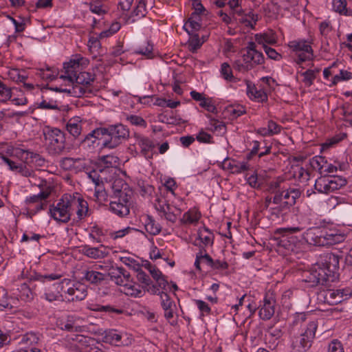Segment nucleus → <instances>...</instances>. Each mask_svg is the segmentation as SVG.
<instances>
[{
    "instance_id": "nucleus-1",
    "label": "nucleus",
    "mask_w": 352,
    "mask_h": 352,
    "mask_svg": "<svg viewBox=\"0 0 352 352\" xmlns=\"http://www.w3.org/2000/svg\"><path fill=\"white\" fill-rule=\"evenodd\" d=\"M89 63L87 58L79 54L73 56L69 62L64 64L65 75L56 78L57 81H63L65 85L56 86L53 89L73 97L88 96L92 93L91 82L94 81V76L81 70Z\"/></svg>"
},
{
    "instance_id": "nucleus-2",
    "label": "nucleus",
    "mask_w": 352,
    "mask_h": 352,
    "mask_svg": "<svg viewBox=\"0 0 352 352\" xmlns=\"http://www.w3.org/2000/svg\"><path fill=\"white\" fill-rule=\"evenodd\" d=\"M338 268L339 256L331 252L324 253L316 263L304 272V280L311 287L328 285L337 278Z\"/></svg>"
},
{
    "instance_id": "nucleus-3",
    "label": "nucleus",
    "mask_w": 352,
    "mask_h": 352,
    "mask_svg": "<svg viewBox=\"0 0 352 352\" xmlns=\"http://www.w3.org/2000/svg\"><path fill=\"white\" fill-rule=\"evenodd\" d=\"M129 136V131L126 127L117 124L94 130L85 138L82 144L84 146L111 149L117 147Z\"/></svg>"
},
{
    "instance_id": "nucleus-4",
    "label": "nucleus",
    "mask_w": 352,
    "mask_h": 352,
    "mask_svg": "<svg viewBox=\"0 0 352 352\" xmlns=\"http://www.w3.org/2000/svg\"><path fill=\"white\" fill-rule=\"evenodd\" d=\"M113 196L109 203V210L120 217L127 216L130 212L129 199L131 191L122 179H116L112 185Z\"/></svg>"
},
{
    "instance_id": "nucleus-5",
    "label": "nucleus",
    "mask_w": 352,
    "mask_h": 352,
    "mask_svg": "<svg viewBox=\"0 0 352 352\" xmlns=\"http://www.w3.org/2000/svg\"><path fill=\"white\" fill-rule=\"evenodd\" d=\"M318 325L317 320H309L302 332L292 337L291 347L294 352H307L311 348Z\"/></svg>"
},
{
    "instance_id": "nucleus-6",
    "label": "nucleus",
    "mask_w": 352,
    "mask_h": 352,
    "mask_svg": "<svg viewBox=\"0 0 352 352\" xmlns=\"http://www.w3.org/2000/svg\"><path fill=\"white\" fill-rule=\"evenodd\" d=\"M264 63V56L256 50V43L249 42L245 48V53L241 59L236 60L234 67L239 72H244L252 69L255 66Z\"/></svg>"
},
{
    "instance_id": "nucleus-7",
    "label": "nucleus",
    "mask_w": 352,
    "mask_h": 352,
    "mask_svg": "<svg viewBox=\"0 0 352 352\" xmlns=\"http://www.w3.org/2000/svg\"><path fill=\"white\" fill-rule=\"evenodd\" d=\"M300 227L282 228L277 230L276 232L281 234L278 241L280 247L283 248L287 252H297L303 248L302 236L298 238L293 234L301 230Z\"/></svg>"
},
{
    "instance_id": "nucleus-8",
    "label": "nucleus",
    "mask_w": 352,
    "mask_h": 352,
    "mask_svg": "<svg viewBox=\"0 0 352 352\" xmlns=\"http://www.w3.org/2000/svg\"><path fill=\"white\" fill-rule=\"evenodd\" d=\"M49 214L58 223H67L72 214L71 195L65 194L56 206H51Z\"/></svg>"
},
{
    "instance_id": "nucleus-9",
    "label": "nucleus",
    "mask_w": 352,
    "mask_h": 352,
    "mask_svg": "<svg viewBox=\"0 0 352 352\" xmlns=\"http://www.w3.org/2000/svg\"><path fill=\"white\" fill-rule=\"evenodd\" d=\"M346 184V180L337 175H323L315 181L314 189L322 194H328Z\"/></svg>"
},
{
    "instance_id": "nucleus-10",
    "label": "nucleus",
    "mask_w": 352,
    "mask_h": 352,
    "mask_svg": "<svg viewBox=\"0 0 352 352\" xmlns=\"http://www.w3.org/2000/svg\"><path fill=\"white\" fill-rule=\"evenodd\" d=\"M134 0H118V9L125 14L128 23H133L137 19L144 16L147 12L146 3L148 0H140L135 9L129 13Z\"/></svg>"
},
{
    "instance_id": "nucleus-11",
    "label": "nucleus",
    "mask_w": 352,
    "mask_h": 352,
    "mask_svg": "<svg viewBox=\"0 0 352 352\" xmlns=\"http://www.w3.org/2000/svg\"><path fill=\"white\" fill-rule=\"evenodd\" d=\"M289 48L295 53L296 56V63L304 69L302 66L305 61L311 60L313 58L314 53L311 44L305 40H294L288 44Z\"/></svg>"
},
{
    "instance_id": "nucleus-12",
    "label": "nucleus",
    "mask_w": 352,
    "mask_h": 352,
    "mask_svg": "<svg viewBox=\"0 0 352 352\" xmlns=\"http://www.w3.org/2000/svg\"><path fill=\"white\" fill-rule=\"evenodd\" d=\"M61 284L68 286L65 292L68 295L67 300L69 301L82 300L87 295V286L83 283L80 282L72 283L70 280L65 278L62 280Z\"/></svg>"
},
{
    "instance_id": "nucleus-13",
    "label": "nucleus",
    "mask_w": 352,
    "mask_h": 352,
    "mask_svg": "<svg viewBox=\"0 0 352 352\" xmlns=\"http://www.w3.org/2000/svg\"><path fill=\"white\" fill-rule=\"evenodd\" d=\"M262 82V87L258 89L256 86L250 81H246V93L251 100L257 102H263L267 100V96L266 94V86L270 85L273 80L269 77H263L261 79Z\"/></svg>"
},
{
    "instance_id": "nucleus-14",
    "label": "nucleus",
    "mask_w": 352,
    "mask_h": 352,
    "mask_svg": "<svg viewBox=\"0 0 352 352\" xmlns=\"http://www.w3.org/2000/svg\"><path fill=\"white\" fill-rule=\"evenodd\" d=\"M1 157L8 166L10 170L18 173L26 177H30L32 175L33 170L28 168L24 163V155H21V157L16 160H11L6 155H1Z\"/></svg>"
},
{
    "instance_id": "nucleus-15",
    "label": "nucleus",
    "mask_w": 352,
    "mask_h": 352,
    "mask_svg": "<svg viewBox=\"0 0 352 352\" xmlns=\"http://www.w3.org/2000/svg\"><path fill=\"white\" fill-rule=\"evenodd\" d=\"M46 140L50 146L56 153L63 151L65 148V137L63 133L58 129L54 128L47 131Z\"/></svg>"
},
{
    "instance_id": "nucleus-16",
    "label": "nucleus",
    "mask_w": 352,
    "mask_h": 352,
    "mask_svg": "<svg viewBox=\"0 0 352 352\" xmlns=\"http://www.w3.org/2000/svg\"><path fill=\"white\" fill-rule=\"evenodd\" d=\"M82 318L76 314H68L64 317L58 318L56 320L57 327L63 331H74L80 327Z\"/></svg>"
},
{
    "instance_id": "nucleus-17",
    "label": "nucleus",
    "mask_w": 352,
    "mask_h": 352,
    "mask_svg": "<svg viewBox=\"0 0 352 352\" xmlns=\"http://www.w3.org/2000/svg\"><path fill=\"white\" fill-rule=\"evenodd\" d=\"M303 244L322 246V228L313 227L308 228L302 234Z\"/></svg>"
},
{
    "instance_id": "nucleus-18",
    "label": "nucleus",
    "mask_w": 352,
    "mask_h": 352,
    "mask_svg": "<svg viewBox=\"0 0 352 352\" xmlns=\"http://www.w3.org/2000/svg\"><path fill=\"white\" fill-rule=\"evenodd\" d=\"M276 300L272 296L265 295L258 306V316L263 320H270L275 313Z\"/></svg>"
},
{
    "instance_id": "nucleus-19",
    "label": "nucleus",
    "mask_w": 352,
    "mask_h": 352,
    "mask_svg": "<svg viewBox=\"0 0 352 352\" xmlns=\"http://www.w3.org/2000/svg\"><path fill=\"white\" fill-rule=\"evenodd\" d=\"M221 166L223 169L227 170L233 174L241 173L250 168L248 161H239L229 157L223 160Z\"/></svg>"
},
{
    "instance_id": "nucleus-20",
    "label": "nucleus",
    "mask_w": 352,
    "mask_h": 352,
    "mask_svg": "<svg viewBox=\"0 0 352 352\" xmlns=\"http://www.w3.org/2000/svg\"><path fill=\"white\" fill-rule=\"evenodd\" d=\"M71 204L72 212L76 209V214L79 220L85 219L89 215V207L87 202L78 194L71 195Z\"/></svg>"
},
{
    "instance_id": "nucleus-21",
    "label": "nucleus",
    "mask_w": 352,
    "mask_h": 352,
    "mask_svg": "<svg viewBox=\"0 0 352 352\" xmlns=\"http://www.w3.org/2000/svg\"><path fill=\"white\" fill-rule=\"evenodd\" d=\"M107 275L111 281L120 286L125 284V282L131 278L129 272L122 267H111Z\"/></svg>"
},
{
    "instance_id": "nucleus-22",
    "label": "nucleus",
    "mask_w": 352,
    "mask_h": 352,
    "mask_svg": "<svg viewBox=\"0 0 352 352\" xmlns=\"http://www.w3.org/2000/svg\"><path fill=\"white\" fill-rule=\"evenodd\" d=\"M344 235L337 230L322 228V246L338 244L344 241Z\"/></svg>"
},
{
    "instance_id": "nucleus-23",
    "label": "nucleus",
    "mask_w": 352,
    "mask_h": 352,
    "mask_svg": "<svg viewBox=\"0 0 352 352\" xmlns=\"http://www.w3.org/2000/svg\"><path fill=\"white\" fill-rule=\"evenodd\" d=\"M157 208L160 212L163 213V216L166 220L172 223H175L177 221V217L182 213L180 208L165 202L162 204L160 203Z\"/></svg>"
},
{
    "instance_id": "nucleus-24",
    "label": "nucleus",
    "mask_w": 352,
    "mask_h": 352,
    "mask_svg": "<svg viewBox=\"0 0 352 352\" xmlns=\"http://www.w3.org/2000/svg\"><path fill=\"white\" fill-rule=\"evenodd\" d=\"M107 248L101 245L100 247L98 248H93L89 245H85L81 246L80 252L81 253L93 259H99L104 258L107 257L109 254V252L106 250Z\"/></svg>"
},
{
    "instance_id": "nucleus-25",
    "label": "nucleus",
    "mask_w": 352,
    "mask_h": 352,
    "mask_svg": "<svg viewBox=\"0 0 352 352\" xmlns=\"http://www.w3.org/2000/svg\"><path fill=\"white\" fill-rule=\"evenodd\" d=\"M344 289H329L324 292V301L331 305H338L347 298Z\"/></svg>"
},
{
    "instance_id": "nucleus-26",
    "label": "nucleus",
    "mask_w": 352,
    "mask_h": 352,
    "mask_svg": "<svg viewBox=\"0 0 352 352\" xmlns=\"http://www.w3.org/2000/svg\"><path fill=\"white\" fill-rule=\"evenodd\" d=\"M60 166L67 170L74 169L78 171L86 169L87 164L84 159L66 157L61 160Z\"/></svg>"
},
{
    "instance_id": "nucleus-27",
    "label": "nucleus",
    "mask_w": 352,
    "mask_h": 352,
    "mask_svg": "<svg viewBox=\"0 0 352 352\" xmlns=\"http://www.w3.org/2000/svg\"><path fill=\"white\" fill-rule=\"evenodd\" d=\"M310 165L314 170L320 174L333 172V167L327 163L324 155H315L310 160Z\"/></svg>"
},
{
    "instance_id": "nucleus-28",
    "label": "nucleus",
    "mask_w": 352,
    "mask_h": 352,
    "mask_svg": "<svg viewBox=\"0 0 352 352\" xmlns=\"http://www.w3.org/2000/svg\"><path fill=\"white\" fill-rule=\"evenodd\" d=\"M82 280L91 285H99L105 280V274L93 269H87L82 272Z\"/></svg>"
},
{
    "instance_id": "nucleus-29",
    "label": "nucleus",
    "mask_w": 352,
    "mask_h": 352,
    "mask_svg": "<svg viewBox=\"0 0 352 352\" xmlns=\"http://www.w3.org/2000/svg\"><path fill=\"white\" fill-rule=\"evenodd\" d=\"M16 286L17 287L16 289L13 287L11 289L13 292V294L17 298L25 302H28L33 299V292L27 283H22Z\"/></svg>"
},
{
    "instance_id": "nucleus-30",
    "label": "nucleus",
    "mask_w": 352,
    "mask_h": 352,
    "mask_svg": "<svg viewBox=\"0 0 352 352\" xmlns=\"http://www.w3.org/2000/svg\"><path fill=\"white\" fill-rule=\"evenodd\" d=\"M12 89L0 80V101L6 102L9 100H12L14 104L17 105L25 104L26 103V99L24 98L12 99Z\"/></svg>"
},
{
    "instance_id": "nucleus-31",
    "label": "nucleus",
    "mask_w": 352,
    "mask_h": 352,
    "mask_svg": "<svg viewBox=\"0 0 352 352\" xmlns=\"http://www.w3.org/2000/svg\"><path fill=\"white\" fill-rule=\"evenodd\" d=\"M255 41L263 45V47L267 45H275L277 43V36L273 30H268L263 33L256 34L254 36Z\"/></svg>"
},
{
    "instance_id": "nucleus-32",
    "label": "nucleus",
    "mask_w": 352,
    "mask_h": 352,
    "mask_svg": "<svg viewBox=\"0 0 352 352\" xmlns=\"http://www.w3.org/2000/svg\"><path fill=\"white\" fill-rule=\"evenodd\" d=\"M147 292L152 294L160 295L161 298V305L163 309H170V308L175 307V302L170 300L169 296L166 292H159V289L152 285L150 288L147 289Z\"/></svg>"
},
{
    "instance_id": "nucleus-33",
    "label": "nucleus",
    "mask_w": 352,
    "mask_h": 352,
    "mask_svg": "<svg viewBox=\"0 0 352 352\" xmlns=\"http://www.w3.org/2000/svg\"><path fill=\"white\" fill-rule=\"evenodd\" d=\"M213 258L206 252V250L201 247L199 251L196 254L195 267L199 271H201V264L206 265L210 268Z\"/></svg>"
},
{
    "instance_id": "nucleus-34",
    "label": "nucleus",
    "mask_w": 352,
    "mask_h": 352,
    "mask_svg": "<svg viewBox=\"0 0 352 352\" xmlns=\"http://www.w3.org/2000/svg\"><path fill=\"white\" fill-rule=\"evenodd\" d=\"M142 222L144 225L145 230L150 234L157 235L161 232V226L155 221L153 217L150 215L144 216L142 217Z\"/></svg>"
},
{
    "instance_id": "nucleus-35",
    "label": "nucleus",
    "mask_w": 352,
    "mask_h": 352,
    "mask_svg": "<svg viewBox=\"0 0 352 352\" xmlns=\"http://www.w3.org/2000/svg\"><path fill=\"white\" fill-rule=\"evenodd\" d=\"M52 190V188L51 186H47L45 188H41V190L38 194L26 197L25 201V204L29 205V206H32L34 204L45 200L50 195Z\"/></svg>"
},
{
    "instance_id": "nucleus-36",
    "label": "nucleus",
    "mask_w": 352,
    "mask_h": 352,
    "mask_svg": "<svg viewBox=\"0 0 352 352\" xmlns=\"http://www.w3.org/2000/svg\"><path fill=\"white\" fill-rule=\"evenodd\" d=\"M98 164L100 167L106 168H119L122 164V161L118 155H102L98 160Z\"/></svg>"
},
{
    "instance_id": "nucleus-37",
    "label": "nucleus",
    "mask_w": 352,
    "mask_h": 352,
    "mask_svg": "<svg viewBox=\"0 0 352 352\" xmlns=\"http://www.w3.org/2000/svg\"><path fill=\"white\" fill-rule=\"evenodd\" d=\"M201 17L196 14H191L188 20L184 23V29L188 34H194L201 28Z\"/></svg>"
},
{
    "instance_id": "nucleus-38",
    "label": "nucleus",
    "mask_w": 352,
    "mask_h": 352,
    "mask_svg": "<svg viewBox=\"0 0 352 352\" xmlns=\"http://www.w3.org/2000/svg\"><path fill=\"white\" fill-rule=\"evenodd\" d=\"M24 163L32 170L33 168L45 166V160L41 155H26L24 157Z\"/></svg>"
},
{
    "instance_id": "nucleus-39",
    "label": "nucleus",
    "mask_w": 352,
    "mask_h": 352,
    "mask_svg": "<svg viewBox=\"0 0 352 352\" xmlns=\"http://www.w3.org/2000/svg\"><path fill=\"white\" fill-rule=\"evenodd\" d=\"M130 280L125 282L122 285V292L127 296L140 297L143 295V291L140 289V286L138 284H131Z\"/></svg>"
},
{
    "instance_id": "nucleus-40",
    "label": "nucleus",
    "mask_w": 352,
    "mask_h": 352,
    "mask_svg": "<svg viewBox=\"0 0 352 352\" xmlns=\"http://www.w3.org/2000/svg\"><path fill=\"white\" fill-rule=\"evenodd\" d=\"M311 315L309 312H296L292 315V325L293 327H296L300 325L302 327L303 324H305L304 327H305L306 324L309 322V320H313L311 318Z\"/></svg>"
},
{
    "instance_id": "nucleus-41",
    "label": "nucleus",
    "mask_w": 352,
    "mask_h": 352,
    "mask_svg": "<svg viewBox=\"0 0 352 352\" xmlns=\"http://www.w3.org/2000/svg\"><path fill=\"white\" fill-rule=\"evenodd\" d=\"M293 170V177L299 183L305 184L309 180L310 175L308 170L300 166H294L292 167Z\"/></svg>"
},
{
    "instance_id": "nucleus-42",
    "label": "nucleus",
    "mask_w": 352,
    "mask_h": 352,
    "mask_svg": "<svg viewBox=\"0 0 352 352\" xmlns=\"http://www.w3.org/2000/svg\"><path fill=\"white\" fill-rule=\"evenodd\" d=\"M68 132L74 137H78L81 133V120L79 117L71 118L66 126Z\"/></svg>"
},
{
    "instance_id": "nucleus-43",
    "label": "nucleus",
    "mask_w": 352,
    "mask_h": 352,
    "mask_svg": "<svg viewBox=\"0 0 352 352\" xmlns=\"http://www.w3.org/2000/svg\"><path fill=\"white\" fill-rule=\"evenodd\" d=\"M333 10L344 16H352V10L346 8V0H333L332 2Z\"/></svg>"
},
{
    "instance_id": "nucleus-44",
    "label": "nucleus",
    "mask_w": 352,
    "mask_h": 352,
    "mask_svg": "<svg viewBox=\"0 0 352 352\" xmlns=\"http://www.w3.org/2000/svg\"><path fill=\"white\" fill-rule=\"evenodd\" d=\"M319 72V69H307L305 72L298 71V74L302 77V81L307 87H310L316 77V74Z\"/></svg>"
},
{
    "instance_id": "nucleus-45",
    "label": "nucleus",
    "mask_w": 352,
    "mask_h": 352,
    "mask_svg": "<svg viewBox=\"0 0 352 352\" xmlns=\"http://www.w3.org/2000/svg\"><path fill=\"white\" fill-rule=\"evenodd\" d=\"M282 127L274 121H269L267 127H263L258 129V133L263 136L272 135L279 133Z\"/></svg>"
},
{
    "instance_id": "nucleus-46",
    "label": "nucleus",
    "mask_w": 352,
    "mask_h": 352,
    "mask_svg": "<svg viewBox=\"0 0 352 352\" xmlns=\"http://www.w3.org/2000/svg\"><path fill=\"white\" fill-rule=\"evenodd\" d=\"M75 342V347L78 351H82L87 346L91 344L94 340L89 337L82 335H78L74 340Z\"/></svg>"
},
{
    "instance_id": "nucleus-47",
    "label": "nucleus",
    "mask_w": 352,
    "mask_h": 352,
    "mask_svg": "<svg viewBox=\"0 0 352 352\" xmlns=\"http://www.w3.org/2000/svg\"><path fill=\"white\" fill-rule=\"evenodd\" d=\"M104 341L111 344L119 345L122 339V334L117 330L111 329L105 332Z\"/></svg>"
},
{
    "instance_id": "nucleus-48",
    "label": "nucleus",
    "mask_w": 352,
    "mask_h": 352,
    "mask_svg": "<svg viewBox=\"0 0 352 352\" xmlns=\"http://www.w3.org/2000/svg\"><path fill=\"white\" fill-rule=\"evenodd\" d=\"M287 183L284 179L278 177L270 182L268 185V190L275 195L279 193L282 189L285 188Z\"/></svg>"
},
{
    "instance_id": "nucleus-49",
    "label": "nucleus",
    "mask_w": 352,
    "mask_h": 352,
    "mask_svg": "<svg viewBox=\"0 0 352 352\" xmlns=\"http://www.w3.org/2000/svg\"><path fill=\"white\" fill-rule=\"evenodd\" d=\"M290 193L289 188H287V184L285 186V189H282L280 192L273 197L274 204H283V202H287L289 201Z\"/></svg>"
},
{
    "instance_id": "nucleus-50",
    "label": "nucleus",
    "mask_w": 352,
    "mask_h": 352,
    "mask_svg": "<svg viewBox=\"0 0 352 352\" xmlns=\"http://www.w3.org/2000/svg\"><path fill=\"white\" fill-rule=\"evenodd\" d=\"M199 239L205 246L212 245L214 235L208 228H204L199 230Z\"/></svg>"
},
{
    "instance_id": "nucleus-51",
    "label": "nucleus",
    "mask_w": 352,
    "mask_h": 352,
    "mask_svg": "<svg viewBox=\"0 0 352 352\" xmlns=\"http://www.w3.org/2000/svg\"><path fill=\"white\" fill-rule=\"evenodd\" d=\"M241 13L242 11H241V14L239 15L240 17L237 20L247 27L254 28L258 19L257 16L252 12L245 15H242Z\"/></svg>"
},
{
    "instance_id": "nucleus-52",
    "label": "nucleus",
    "mask_w": 352,
    "mask_h": 352,
    "mask_svg": "<svg viewBox=\"0 0 352 352\" xmlns=\"http://www.w3.org/2000/svg\"><path fill=\"white\" fill-rule=\"evenodd\" d=\"M105 235V232L98 226H94L90 228L89 236L93 241L97 243L102 242V236Z\"/></svg>"
},
{
    "instance_id": "nucleus-53",
    "label": "nucleus",
    "mask_w": 352,
    "mask_h": 352,
    "mask_svg": "<svg viewBox=\"0 0 352 352\" xmlns=\"http://www.w3.org/2000/svg\"><path fill=\"white\" fill-rule=\"evenodd\" d=\"M121 25L120 23L118 22H113L112 23L108 29L104 30L102 31L99 34V38L102 39L105 38H108L109 36H111L114 34H116L119 30L120 29Z\"/></svg>"
},
{
    "instance_id": "nucleus-54",
    "label": "nucleus",
    "mask_w": 352,
    "mask_h": 352,
    "mask_svg": "<svg viewBox=\"0 0 352 352\" xmlns=\"http://www.w3.org/2000/svg\"><path fill=\"white\" fill-rule=\"evenodd\" d=\"M135 53L142 54L147 58H152L153 57V45L149 42H144L135 50Z\"/></svg>"
},
{
    "instance_id": "nucleus-55",
    "label": "nucleus",
    "mask_w": 352,
    "mask_h": 352,
    "mask_svg": "<svg viewBox=\"0 0 352 352\" xmlns=\"http://www.w3.org/2000/svg\"><path fill=\"white\" fill-rule=\"evenodd\" d=\"M346 137L345 133H340L333 137L331 139L327 140L324 143H323L320 146V152L327 151V148L333 146L342 140H343Z\"/></svg>"
},
{
    "instance_id": "nucleus-56",
    "label": "nucleus",
    "mask_w": 352,
    "mask_h": 352,
    "mask_svg": "<svg viewBox=\"0 0 352 352\" xmlns=\"http://www.w3.org/2000/svg\"><path fill=\"white\" fill-rule=\"evenodd\" d=\"M60 274H50L46 275H41L39 274H35L34 276H32L30 278L29 283H31L32 280H38L41 282H45V280L52 281L54 280H58L61 278Z\"/></svg>"
},
{
    "instance_id": "nucleus-57",
    "label": "nucleus",
    "mask_w": 352,
    "mask_h": 352,
    "mask_svg": "<svg viewBox=\"0 0 352 352\" xmlns=\"http://www.w3.org/2000/svg\"><path fill=\"white\" fill-rule=\"evenodd\" d=\"M8 78L16 82H24L26 80V76L21 74V71L18 69H9L7 72Z\"/></svg>"
},
{
    "instance_id": "nucleus-58",
    "label": "nucleus",
    "mask_w": 352,
    "mask_h": 352,
    "mask_svg": "<svg viewBox=\"0 0 352 352\" xmlns=\"http://www.w3.org/2000/svg\"><path fill=\"white\" fill-rule=\"evenodd\" d=\"M200 216V213L198 212L195 210H189L184 214L182 221L184 223H196L199 221Z\"/></svg>"
},
{
    "instance_id": "nucleus-59",
    "label": "nucleus",
    "mask_w": 352,
    "mask_h": 352,
    "mask_svg": "<svg viewBox=\"0 0 352 352\" xmlns=\"http://www.w3.org/2000/svg\"><path fill=\"white\" fill-rule=\"evenodd\" d=\"M39 338L38 335L34 332L27 333L22 338L21 342L29 345L28 347L35 346L38 344Z\"/></svg>"
},
{
    "instance_id": "nucleus-60",
    "label": "nucleus",
    "mask_w": 352,
    "mask_h": 352,
    "mask_svg": "<svg viewBox=\"0 0 352 352\" xmlns=\"http://www.w3.org/2000/svg\"><path fill=\"white\" fill-rule=\"evenodd\" d=\"M137 278L138 281L144 285V287L147 290L153 284L148 275H147L142 270L139 269L137 270Z\"/></svg>"
},
{
    "instance_id": "nucleus-61",
    "label": "nucleus",
    "mask_w": 352,
    "mask_h": 352,
    "mask_svg": "<svg viewBox=\"0 0 352 352\" xmlns=\"http://www.w3.org/2000/svg\"><path fill=\"white\" fill-rule=\"evenodd\" d=\"M289 201H287V202H283L284 206H287V208H289L296 204V199L300 197L301 191L298 188H289Z\"/></svg>"
},
{
    "instance_id": "nucleus-62",
    "label": "nucleus",
    "mask_w": 352,
    "mask_h": 352,
    "mask_svg": "<svg viewBox=\"0 0 352 352\" xmlns=\"http://www.w3.org/2000/svg\"><path fill=\"white\" fill-rule=\"evenodd\" d=\"M226 112L230 115L231 118H236L245 113V108L241 105L230 106L227 108Z\"/></svg>"
},
{
    "instance_id": "nucleus-63",
    "label": "nucleus",
    "mask_w": 352,
    "mask_h": 352,
    "mask_svg": "<svg viewBox=\"0 0 352 352\" xmlns=\"http://www.w3.org/2000/svg\"><path fill=\"white\" fill-rule=\"evenodd\" d=\"M190 35L188 47L191 52H194L201 46L204 41H201L199 36L196 34H190Z\"/></svg>"
},
{
    "instance_id": "nucleus-64",
    "label": "nucleus",
    "mask_w": 352,
    "mask_h": 352,
    "mask_svg": "<svg viewBox=\"0 0 352 352\" xmlns=\"http://www.w3.org/2000/svg\"><path fill=\"white\" fill-rule=\"evenodd\" d=\"M136 144L140 148L142 152L147 153L152 151V142L146 138H140L137 140Z\"/></svg>"
}]
</instances>
